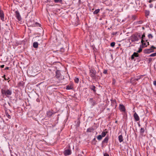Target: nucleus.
Returning <instances> with one entry per match:
<instances>
[{"label": "nucleus", "mask_w": 156, "mask_h": 156, "mask_svg": "<svg viewBox=\"0 0 156 156\" xmlns=\"http://www.w3.org/2000/svg\"><path fill=\"white\" fill-rule=\"evenodd\" d=\"M141 38V36L139 33H136L132 35L130 37V40L132 42L138 41Z\"/></svg>", "instance_id": "nucleus-1"}, {"label": "nucleus", "mask_w": 156, "mask_h": 156, "mask_svg": "<svg viewBox=\"0 0 156 156\" xmlns=\"http://www.w3.org/2000/svg\"><path fill=\"white\" fill-rule=\"evenodd\" d=\"M1 92L2 95L4 96L8 97L11 95L12 94V90L10 89H8L5 88L2 89L1 90Z\"/></svg>", "instance_id": "nucleus-2"}, {"label": "nucleus", "mask_w": 156, "mask_h": 156, "mask_svg": "<svg viewBox=\"0 0 156 156\" xmlns=\"http://www.w3.org/2000/svg\"><path fill=\"white\" fill-rule=\"evenodd\" d=\"M96 71L94 69H91L90 70L89 75L92 79L93 80L96 78Z\"/></svg>", "instance_id": "nucleus-3"}, {"label": "nucleus", "mask_w": 156, "mask_h": 156, "mask_svg": "<svg viewBox=\"0 0 156 156\" xmlns=\"http://www.w3.org/2000/svg\"><path fill=\"white\" fill-rule=\"evenodd\" d=\"M55 76L56 78L59 80H61L64 79V76L61 75L59 70H57L56 71Z\"/></svg>", "instance_id": "nucleus-4"}, {"label": "nucleus", "mask_w": 156, "mask_h": 156, "mask_svg": "<svg viewBox=\"0 0 156 156\" xmlns=\"http://www.w3.org/2000/svg\"><path fill=\"white\" fill-rule=\"evenodd\" d=\"M156 47L154 46H152L151 48L146 50L145 51V52L146 53H149L154 51V49H155Z\"/></svg>", "instance_id": "nucleus-5"}, {"label": "nucleus", "mask_w": 156, "mask_h": 156, "mask_svg": "<svg viewBox=\"0 0 156 156\" xmlns=\"http://www.w3.org/2000/svg\"><path fill=\"white\" fill-rule=\"evenodd\" d=\"M71 151L70 147L68 149L64 151V154L65 156L69 155L71 154Z\"/></svg>", "instance_id": "nucleus-6"}, {"label": "nucleus", "mask_w": 156, "mask_h": 156, "mask_svg": "<svg viewBox=\"0 0 156 156\" xmlns=\"http://www.w3.org/2000/svg\"><path fill=\"white\" fill-rule=\"evenodd\" d=\"M15 16L16 19L19 21H20L21 20V17L20 15L19 12L18 11H16L15 12Z\"/></svg>", "instance_id": "nucleus-7"}, {"label": "nucleus", "mask_w": 156, "mask_h": 156, "mask_svg": "<svg viewBox=\"0 0 156 156\" xmlns=\"http://www.w3.org/2000/svg\"><path fill=\"white\" fill-rule=\"evenodd\" d=\"M4 14L3 11L0 9V17L2 21H4Z\"/></svg>", "instance_id": "nucleus-8"}, {"label": "nucleus", "mask_w": 156, "mask_h": 156, "mask_svg": "<svg viewBox=\"0 0 156 156\" xmlns=\"http://www.w3.org/2000/svg\"><path fill=\"white\" fill-rule=\"evenodd\" d=\"M119 109L121 111L125 112L126 109L125 107L122 105L120 104L119 106Z\"/></svg>", "instance_id": "nucleus-9"}, {"label": "nucleus", "mask_w": 156, "mask_h": 156, "mask_svg": "<svg viewBox=\"0 0 156 156\" xmlns=\"http://www.w3.org/2000/svg\"><path fill=\"white\" fill-rule=\"evenodd\" d=\"M133 117L136 121H137L140 120V118L136 112L134 114Z\"/></svg>", "instance_id": "nucleus-10"}, {"label": "nucleus", "mask_w": 156, "mask_h": 156, "mask_svg": "<svg viewBox=\"0 0 156 156\" xmlns=\"http://www.w3.org/2000/svg\"><path fill=\"white\" fill-rule=\"evenodd\" d=\"M111 105L113 107L114 106L116 108L117 106L116 101L114 100H111Z\"/></svg>", "instance_id": "nucleus-11"}, {"label": "nucleus", "mask_w": 156, "mask_h": 156, "mask_svg": "<svg viewBox=\"0 0 156 156\" xmlns=\"http://www.w3.org/2000/svg\"><path fill=\"white\" fill-rule=\"evenodd\" d=\"M138 56V53L136 52H134L131 56V59L133 60L134 59L135 57H137Z\"/></svg>", "instance_id": "nucleus-12"}, {"label": "nucleus", "mask_w": 156, "mask_h": 156, "mask_svg": "<svg viewBox=\"0 0 156 156\" xmlns=\"http://www.w3.org/2000/svg\"><path fill=\"white\" fill-rule=\"evenodd\" d=\"M89 88L91 90H93L94 93H95L96 92V87L94 86L93 85H90L89 86Z\"/></svg>", "instance_id": "nucleus-13"}, {"label": "nucleus", "mask_w": 156, "mask_h": 156, "mask_svg": "<svg viewBox=\"0 0 156 156\" xmlns=\"http://www.w3.org/2000/svg\"><path fill=\"white\" fill-rule=\"evenodd\" d=\"M53 114L52 112L50 111L47 112V116L48 117H51Z\"/></svg>", "instance_id": "nucleus-14"}, {"label": "nucleus", "mask_w": 156, "mask_h": 156, "mask_svg": "<svg viewBox=\"0 0 156 156\" xmlns=\"http://www.w3.org/2000/svg\"><path fill=\"white\" fill-rule=\"evenodd\" d=\"M145 37V34L144 33L142 35V37H141L140 38H141V43L142 44H143V42H145V41L144 40V38Z\"/></svg>", "instance_id": "nucleus-15"}, {"label": "nucleus", "mask_w": 156, "mask_h": 156, "mask_svg": "<svg viewBox=\"0 0 156 156\" xmlns=\"http://www.w3.org/2000/svg\"><path fill=\"white\" fill-rule=\"evenodd\" d=\"M145 42H143V44H142V48H143L144 47H147V45H149V42H146V43Z\"/></svg>", "instance_id": "nucleus-16"}, {"label": "nucleus", "mask_w": 156, "mask_h": 156, "mask_svg": "<svg viewBox=\"0 0 156 156\" xmlns=\"http://www.w3.org/2000/svg\"><path fill=\"white\" fill-rule=\"evenodd\" d=\"M108 137L106 136L104 139L102 141V144H103L104 143H107L108 142Z\"/></svg>", "instance_id": "nucleus-17"}, {"label": "nucleus", "mask_w": 156, "mask_h": 156, "mask_svg": "<svg viewBox=\"0 0 156 156\" xmlns=\"http://www.w3.org/2000/svg\"><path fill=\"white\" fill-rule=\"evenodd\" d=\"M119 140V142L121 143L123 140V138L122 135L119 136H118Z\"/></svg>", "instance_id": "nucleus-18"}, {"label": "nucleus", "mask_w": 156, "mask_h": 156, "mask_svg": "<svg viewBox=\"0 0 156 156\" xmlns=\"http://www.w3.org/2000/svg\"><path fill=\"white\" fill-rule=\"evenodd\" d=\"M38 44L37 42H35L33 43V46L34 48H38Z\"/></svg>", "instance_id": "nucleus-19"}, {"label": "nucleus", "mask_w": 156, "mask_h": 156, "mask_svg": "<svg viewBox=\"0 0 156 156\" xmlns=\"http://www.w3.org/2000/svg\"><path fill=\"white\" fill-rule=\"evenodd\" d=\"M73 88V87L71 85H67L66 87V89L67 90H71Z\"/></svg>", "instance_id": "nucleus-20"}, {"label": "nucleus", "mask_w": 156, "mask_h": 156, "mask_svg": "<svg viewBox=\"0 0 156 156\" xmlns=\"http://www.w3.org/2000/svg\"><path fill=\"white\" fill-rule=\"evenodd\" d=\"M108 133V132L106 131H105V132H102V133H101V136L103 137H105L106 134H107V133Z\"/></svg>", "instance_id": "nucleus-21"}, {"label": "nucleus", "mask_w": 156, "mask_h": 156, "mask_svg": "<svg viewBox=\"0 0 156 156\" xmlns=\"http://www.w3.org/2000/svg\"><path fill=\"white\" fill-rule=\"evenodd\" d=\"M144 129L143 128H141L140 130V132L141 134H143L144 132Z\"/></svg>", "instance_id": "nucleus-22"}, {"label": "nucleus", "mask_w": 156, "mask_h": 156, "mask_svg": "<svg viewBox=\"0 0 156 156\" xmlns=\"http://www.w3.org/2000/svg\"><path fill=\"white\" fill-rule=\"evenodd\" d=\"M100 10L99 9H98L94 11V12H93L94 14H97L98 13H99V12Z\"/></svg>", "instance_id": "nucleus-23"}, {"label": "nucleus", "mask_w": 156, "mask_h": 156, "mask_svg": "<svg viewBox=\"0 0 156 156\" xmlns=\"http://www.w3.org/2000/svg\"><path fill=\"white\" fill-rule=\"evenodd\" d=\"M102 137H103L101 135H99L98 136L97 138L99 140H100L102 139Z\"/></svg>", "instance_id": "nucleus-24"}, {"label": "nucleus", "mask_w": 156, "mask_h": 156, "mask_svg": "<svg viewBox=\"0 0 156 156\" xmlns=\"http://www.w3.org/2000/svg\"><path fill=\"white\" fill-rule=\"evenodd\" d=\"M75 82L76 83H78L79 81V79L77 77H75L74 78Z\"/></svg>", "instance_id": "nucleus-25"}, {"label": "nucleus", "mask_w": 156, "mask_h": 156, "mask_svg": "<svg viewBox=\"0 0 156 156\" xmlns=\"http://www.w3.org/2000/svg\"><path fill=\"white\" fill-rule=\"evenodd\" d=\"M93 130V129L90 128H89L87 129V132H91Z\"/></svg>", "instance_id": "nucleus-26"}, {"label": "nucleus", "mask_w": 156, "mask_h": 156, "mask_svg": "<svg viewBox=\"0 0 156 156\" xmlns=\"http://www.w3.org/2000/svg\"><path fill=\"white\" fill-rule=\"evenodd\" d=\"M115 44V42H112L111 43L110 45L111 47H114Z\"/></svg>", "instance_id": "nucleus-27"}, {"label": "nucleus", "mask_w": 156, "mask_h": 156, "mask_svg": "<svg viewBox=\"0 0 156 156\" xmlns=\"http://www.w3.org/2000/svg\"><path fill=\"white\" fill-rule=\"evenodd\" d=\"M148 37L149 38L152 39L153 37L152 35L151 34H148Z\"/></svg>", "instance_id": "nucleus-28"}, {"label": "nucleus", "mask_w": 156, "mask_h": 156, "mask_svg": "<svg viewBox=\"0 0 156 156\" xmlns=\"http://www.w3.org/2000/svg\"><path fill=\"white\" fill-rule=\"evenodd\" d=\"M156 55V53H152L150 55V56L151 57H154Z\"/></svg>", "instance_id": "nucleus-29"}, {"label": "nucleus", "mask_w": 156, "mask_h": 156, "mask_svg": "<svg viewBox=\"0 0 156 156\" xmlns=\"http://www.w3.org/2000/svg\"><path fill=\"white\" fill-rule=\"evenodd\" d=\"M143 23L142 21H139L136 22V24H141Z\"/></svg>", "instance_id": "nucleus-30"}, {"label": "nucleus", "mask_w": 156, "mask_h": 156, "mask_svg": "<svg viewBox=\"0 0 156 156\" xmlns=\"http://www.w3.org/2000/svg\"><path fill=\"white\" fill-rule=\"evenodd\" d=\"M55 2L58 3V2H62V0H54Z\"/></svg>", "instance_id": "nucleus-31"}, {"label": "nucleus", "mask_w": 156, "mask_h": 156, "mask_svg": "<svg viewBox=\"0 0 156 156\" xmlns=\"http://www.w3.org/2000/svg\"><path fill=\"white\" fill-rule=\"evenodd\" d=\"M142 51V48L140 47L138 50L137 51V52L138 53H140V52Z\"/></svg>", "instance_id": "nucleus-32"}, {"label": "nucleus", "mask_w": 156, "mask_h": 156, "mask_svg": "<svg viewBox=\"0 0 156 156\" xmlns=\"http://www.w3.org/2000/svg\"><path fill=\"white\" fill-rule=\"evenodd\" d=\"M103 73L105 74H107V70L104 69L103 71Z\"/></svg>", "instance_id": "nucleus-33"}, {"label": "nucleus", "mask_w": 156, "mask_h": 156, "mask_svg": "<svg viewBox=\"0 0 156 156\" xmlns=\"http://www.w3.org/2000/svg\"><path fill=\"white\" fill-rule=\"evenodd\" d=\"M104 156H109V155L108 153H105L104 154Z\"/></svg>", "instance_id": "nucleus-34"}, {"label": "nucleus", "mask_w": 156, "mask_h": 156, "mask_svg": "<svg viewBox=\"0 0 156 156\" xmlns=\"http://www.w3.org/2000/svg\"><path fill=\"white\" fill-rule=\"evenodd\" d=\"M4 67V65H2L0 66V67L1 68H3Z\"/></svg>", "instance_id": "nucleus-35"}, {"label": "nucleus", "mask_w": 156, "mask_h": 156, "mask_svg": "<svg viewBox=\"0 0 156 156\" xmlns=\"http://www.w3.org/2000/svg\"><path fill=\"white\" fill-rule=\"evenodd\" d=\"M153 84L155 86H156V81H155L154 82Z\"/></svg>", "instance_id": "nucleus-36"}, {"label": "nucleus", "mask_w": 156, "mask_h": 156, "mask_svg": "<svg viewBox=\"0 0 156 156\" xmlns=\"http://www.w3.org/2000/svg\"><path fill=\"white\" fill-rule=\"evenodd\" d=\"M9 69V67H5V70H8Z\"/></svg>", "instance_id": "nucleus-37"}, {"label": "nucleus", "mask_w": 156, "mask_h": 156, "mask_svg": "<svg viewBox=\"0 0 156 156\" xmlns=\"http://www.w3.org/2000/svg\"><path fill=\"white\" fill-rule=\"evenodd\" d=\"M9 77H8L7 78V79L6 78H5L4 79V80H8L9 79Z\"/></svg>", "instance_id": "nucleus-38"}, {"label": "nucleus", "mask_w": 156, "mask_h": 156, "mask_svg": "<svg viewBox=\"0 0 156 156\" xmlns=\"http://www.w3.org/2000/svg\"><path fill=\"white\" fill-rule=\"evenodd\" d=\"M146 14L147 15H149V12H147L146 13Z\"/></svg>", "instance_id": "nucleus-39"}, {"label": "nucleus", "mask_w": 156, "mask_h": 156, "mask_svg": "<svg viewBox=\"0 0 156 156\" xmlns=\"http://www.w3.org/2000/svg\"><path fill=\"white\" fill-rule=\"evenodd\" d=\"M152 5H150V8H152Z\"/></svg>", "instance_id": "nucleus-40"}, {"label": "nucleus", "mask_w": 156, "mask_h": 156, "mask_svg": "<svg viewBox=\"0 0 156 156\" xmlns=\"http://www.w3.org/2000/svg\"><path fill=\"white\" fill-rule=\"evenodd\" d=\"M5 75H4V76H2V77L5 78Z\"/></svg>", "instance_id": "nucleus-41"}, {"label": "nucleus", "mask_w": 156, "mask_h": 156, "mask_svg": "<svg viewBox=\"0 0 156 156\" xmlns=\"http://www.w3.org/2000/svg\"><path fill=\"white\" fill-rule=\"evenodd\" d=\"M144 40L145 41H145L147 42V40H146L145 38H144Z\"/></svg>", "instance_id": "nucleus-42"}, {"label": "nucleus", "mask_w": 156, "mask_h": 156, "mask_svg": "<svg viewBox=\"0 0 156 156\" xmlns=\"http://www.w3.org/2000/svg\"><path fill=\"white\" fill-rule=\"evenodd\" d=\"M5 25H6V26H8V25L7 24H6Z\"/></svg>", "instance_id": "nucleus-43"}, {"label": "nucleus", "mask_w": 156, "mask_h": 156, "mask_svg": "<svg viewBox=\"0 0 156 156\" xmlns=\"http://www.w3.org/2000/svg\"><path fill=\"white\" fill-rule=\"evenodd\" d=\"M142 28H143V29H144V27H142Z\"/></svg>", "instance_id": "nucleus-44"}, {"label": "nucleus", "mask_w": 156, "mask_h": 156, "mask_svg": "<svg viewBox=\"0 0 156 156\" xmlns=\"http://www.w3.org/2000/svg\"><path fill=\"white\" fill-rule=\"evenodd\" d=\"M138 79H137L136 80H138Z\"/></svg>", "instance_id": "nucleus-45"}, {"label": "nucleus", "mask_w": 156, "mask_h": 156, "mask_svg": "<svg viewBox=\"0 0 156 156\" xmlns=\"http://www.w3.org/2000/svg\"><path fill=\"white\" fill-rule=\"evenodd\" d=\"M95 140V138H94V140Z\"/></svg>", "instance_id": "nucleus-46"}, {"label": "nucleus", "mask_w": 156, "mask_h": 156, "mask_svg": "<svg viewBox=\"0 0 156 156\" xmlns=\"http://www.w3.org/2000/svg\"><path fill=\"white\" fill-rule=\"evenodd\" d=\"M139 126H140V124L139 125Z\"/></svg>", "instance_id": "nucleus-47"}, {"label": "nucleus", "mask_w": 156, "mask_h": 156, "mask_svg": "<svg viewBox=\"0 0 156 156\" xmlns=\"http://www.w3.org/2000/svg\"><path fill=\"white\" fill-rule=\"evenodd\" d=\"M114 83V82H113L112 83Z\"/></svg>", "instance_id": "nucleus-48"}]
</instances>
